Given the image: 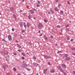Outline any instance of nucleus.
Returning a JSON list of instances; mask_svg holds the SVG:
<instances>
[{
	"label": "nucleus",
	"instance_id": "1",
	"mask_svg": "<svg viewBox=\"0 0 75 75\" xmlns=\"http://www.w3.org/2000/svg\"><path fill=\"white\" fill-rule=\"evenodd\" d=\"M44 57L45 58H46V59H51L52 58V57L50 56L45 55L44 56Z\"/></svg>",
	"mask_w": 75,
	"mask_h": 75
},
{
	"label": "nucleus",
	"instance_id": "2",
	"mask_svg": "<svg viewBox=\"0 0 75 75\" xmlns=\"http://www.w3.org/2000/svg\"><path fill=\"white\" fill-rule=\"evenodd\" d=\"M38 27L39 28H41L44 27V26H43V25L41 23H39L38 25Z\"/></svg>",
	"mask_w": 75,
	"mask_h": 75
},
{
	"label": "nucleus",
	"instance_id": "3",
	"mask_svg": "<svg viewBox=\"0 0 75 75\" xmlns=\"http://www.w3.org/2000/svg\"><path fill=\"white\" fill-rule=\"evenodd\" d=\"M8 37L9 41H11L12 40V38H11V36L10 35H8Z\"/></svg>",
	"mask_w": 75,
	"mask_h": 75
},
{
	"label": "nucleus",
	"instance_id": "4",
	"mask_svg": "<svg viewBox=\"0 0 75 75\" xmlns=\"http://www.w3.org/2000/svg\"><path fill=\"white\" fill-rule=\"evenodd\" d=\"M48 69H46L43 70V73L44 74H45L47 73V71Z\"/></svg>",
	"mask_w": 75,
	"mask_h": 75
},
{
	"label": "nucleus",
	"instance_id": "5",
	"mask_svg": "<svg viewBox=\"0 0 75 75\" xmlns=\"http://www.w3.org/2000/svg\"><path fill=\"white\" fill-rule=\"evenodd\" d=\"M22 67H26L27 66V65L26 63H25L22 64Z\"/></svg>",
	"mask_w": 75,
	"mask_h": 75
},
{
	"label": "nucleus",
	"instance_id": "6",
	"mask_svg": "<svg viewBox=\"0 0 75 75\" xmlns=\"http://www.w3.org/2000/svg\"><path fill=\"white\" fill-rule=\"evenodd\" d=\"M71 59V58L69 57H67L66 59V61H69Z\"/></svg>",
	"mask_w": 75,
	"mask_h": 75
},
{
	"label": "nucleus",
	"instance_id": "7",
	"mask_svg": "<svg viewBox=\"0 0 75 75\" xmlns=\"http://www.w3.org/2000/svg\"><path fill=\"white\" fill-rule=\"evenodd\" d=\"M29 11H30L31 14H34V11H33V10H30Z\"/></svg>",
	"mask_w": 75,
	"mask_h": 75
},
{
	"label": "nucleus",
	"instance_id": "8",
	"mask_svg": "<svg viewBox=\"0 0 75 75\" xmlns=\"http://www.w3.org/2000/svg\"><path fill=\"white\" fill-rule=\"evenodd\" d=\"M57 68L59 69V70H60L62 68L61 67V66H58L57 67Z\"/></svg>",
	"mask_w": 75,
	"mask_h": 75
},
{
	"label": "nucleus",
	"instance_id": "9",
	"mask_svg": "<svg viewBox=\"0 0 75 75\" xmlns=\"http://www.w3.org/2000/svg\"><path fill=\"white\" fill-rule=\"evenodd\" d=\"M33 65H35V66H36V67L38 66V65H39V64H38L36 63H33Z\"/></svg>",
	"mask_w": 75,
	"mask_h": 75
},
{
	"label": "nucleus",
	"instance_id": "10",
	"mask_svg": "<svg viewBox=\"0 0 75 75\" xmlns=\"http://www.w3.org/2000/svg\"><path fill=\"white\" fill-rule=\"evenodd\" d=\"M19 25L20 26V27L21 28H23V23H22V22H20L19 23Z\"/></svg>",
	"mask_w": 75,
	"mask_h": 75
},
{
	"label": "nucleus",
	"instance_id": "11",
	"mask_svg": "<svg viewBox=\"0 0 75 75\" xmlns=\"http://www.w3.org/2000/svg\"><path fill=\"white\" fill-rule=\"evenodd\" d=\"M8 67V66H7V65H5V66H3V68L4 69V70L6 69V67Z\"/></svg>",
	"mask_w": 75,
	"mask_h": 75
},
{
	"label": "nucleus",
	"instance_id": "12",
	"mask_svg": "<svg viewBox=\"0 0 75 75\" xmlns=\"http://www.w3.org/2000/svg\"><path fill=\"white\" fill-rule=\"evenodd\" d=\"M39 45H40V44L39 43V42H37V43H36L35 44V46L36 47H38V46H39Z\"/></svg>",
	"mask_w": 75,
	"mask_h": 75
},
{
	"label": "nucleus",
	"instance_id": "13",
	"mask_svg": "<svg viewBox=\"0 0 75 75\" xmlns=\"http://www.w3.org/2000/svg\"><path fill=\"white\" fill-rule=\"evenodd\" d=\"M54 10L55 11H57V12H58L59 11V10L58 9V8L57 7H56L54 8Z\"/></svg>",
	"mask_w": 75,
	"mask_h": 75
},
{
	"label": "nucleus",
	"instance_id": "14",
	"mask_svg": "<svg viewBox=\"0 0 75 75\" xmlns=\"http://www.w3.org/2000/svg\"><path fill=\"white\" fill-rule=\"evenodd\" d=\"M24 24V26L25 27V29H26V27H27V25H26V24H25V22H24L23 23Z\"/></svg>",
	"mask_w": 75,
	"mask_h": 75
},
{
	"label": "nucleus",
	"instance_id": "15",
	"mask_svg": "<svg viewBox=\"0 0 75 75\" xmlns=\"http://www.w3.org/2000/svg\"><path fill=\"white\" fill-rule=\"evenodd\" d=\"M62 66L63 68H66V65L65 64H62Z\"/></svg>",
	"mask_w": 75,
	"mask_h": 75
},
{
	"label": "nucleus",
	"instance_id": "16",
	"mask_svg": "<svg viewBox=\"0 0 75 75\" xmlns=\"http://www.w3.org/2000/svg\"><path fill=\"white\" fill-rule=\"evenodd\" d=\"M55 72V70L54 69H52L51 70V73H54Z\"/></svg>",
	"mask_w": 75,
	"mask_h": 75
},
{
	"label": "nucleus",
	"instance_id": "17",
	"mask_svg": "<svg viewBox=\"0 0 75 75\" xmlns=\"http://www.w3.org/2000/svg\"><path fill=\"white\" fill-rule=\"evenodd\" d=\"M50 11H51V12L52 13V14H54V11H53L51 9L50 10Z\"/></svg>",
	"mask_w": 75,
	"mask_h": 75
},
{
	"label": "nucleus",
	"instance_id": "18",
	"mask_svg": "<svg viewBox=\"0 0 75 75\" xmlns=\"http://www.w3.org/2000/svg\"><path fill=\"white\" fill-rule=\"evenodd\" d=\"M68 56V54H64V57H65V58H67V57Z\"/></svg>",
	"mask_w": 75,
	"mask_h": 75
},
{
	"label": "nucleus",
	"instance_id": "19",
	"mask_svg": "<svg viewBox=\"0 0 75 75\" xmlns=\"http://www.w3.org/2000/svg\"><path fill=\"white\" fill-rule=\"evenodd\" d=\"M66 37L67 38V40H70V38H69V36H67Z\"/></svg>",
	"mask_w": 75,
	"mask_h": 75
},
{
	"label": "nucleus",
	"instance_id": "20",
	"mask_svg": "<svg viewBox=\"0 0 75 75\" xmlns=\"http://www.w3.org/2000/svg\"><path fill=\"white\" fill-rule=\"evenodd\" d=\"M60 13L62 15V14H64V12H63V11H61L60 12Z\"/></svg>",
	"mask_w": 75,
	"mask_h": 75
},
{
	"label": "nucleus",
	"instance_id": "21",
	"mask_svg": "<svg viewBox=\"0 0 75 75\" xmlns=\"http://www.w3.org/2000/svg\"><path fill=\"white\" fill-rule=\"evenodd\" d=\"M27 25L28 27H30V23H27Z\"/></svg>",
	"mask_w": 75,
	"mask_h": 75
},
{
	"label": "nucleus",
	"instance_id": "22",
	"mask_svg": "<svg viewBox=\"0 0 75 75\" xmlns=\"http://www.w3.org/2000/svg\"><path fill=\"white\" fill-rule=\"evenodd\" d=\"M22 55H23V57H25V54H24V53L22 52Z\"/></svg>",
	"mask_w": 75,
	"mask_h": 75
},
{
	"label": "nucleus",
	"instance_id": "23",
	"mask_svg": "<svg viewBox=\"0 0 75 75\" xmlns=\"http://www.w3.org/2000/svg\"><path fill=\"white\" fill-rule=\"evenodd\" d=\"M28 18L29 19H31V16L29 15V16H28Z\"/></svg>",
	"mask_w": 75,
	"mask_h": 75
},
{
	"label": "nucleus",
	"instance_id": "24",
	"mask_svg": "<svg viewBox=\"0 0 75 75\" xmlns=\"http://www.w3.org/2000/svg\"><path fill=\"white\" fill-rule=\"evenodd\" d=\"M36 4H37L36 7H40V5H39L37 3Z\"/></svg>",
	"mask_w": 75,
	"mask_h": 75
},
{
	"label": "nucleus",
	"instance_id": "25",
	"mask_svg": "<svg viewBox=\"0 0 75 75\" xmlns=\"http://www.w3.org/2000/svg\"><path fill=\"white\" fill-rule=\"evenodd\" d=\"M59 71H61L62 72H64V70L62 69V68Z\"/></svg>",
	"mask_w": 75,
	"mask_h": 75
},
{
	"label": "nucleus",
	"instance_id": "26",
	"mask_svg": "<svg viewBox=\"0 0 75 75\" xmlns=\"http://www.w3.org/2000/svg\"><path fill=\"white\" fill-rule=\"evenodd\" d=\"M33 59H36L37 58H36V57H35V56H33Z\"/></svg>",
	"mask_w": 75,
	"mask_h": 75
},
{
	"label": "nucleus",
	"instance_id": "27",
	"mask_svg": "<svg viewBox=\"0 0 75 75\" xmlns=\"http://www.w3.org/2000/svg\"><path fill=\"white\" fill-rule=\"evenodd\" d=\"M10 10H11V11H13V8H10Z\"/></svg>",
	"mask_w": 75,
	"mask_h": 75
},
{
	"label": "nucleus",
	"instance_id": "28",
	"mask_svg": "<svg viewBox=\"0 0 75 75\" xmlns=\"http://www.w3.org/2000/svg\"><path fill=\"white\" fill-rule=\"evenodd\" d=\"M71 50H72V51L75 50V47L74 48H71Z\"/></svg>",
	"mask_w": 75,
	"mask_h": 75
},
{
	"label": "nucleus",
	"instance_id": "29",
	"mask_svg": "<svg viewBox=\"0 0 75 75\" xmlns=\"http://www.w3.org/2000/svg\"><path fill=\"white\" fill-rule=\"evenodd\" d=\"M62 52L61 51H59L57 52V54H59V53H61Z\"/></svg>",
	"mask_w": 75,
	"mask_h": 75
},
{
	"label": "nucleus",
	"instance_id": "30",
	"mask_svg": "<svg viewBox=\"0 0 75 75\" xmlns=\"http://www.w3.org/2000/svg\"><path fill=\"white\" fill-rule=\"evenodd\" d=\"M28 43L29 44V45H31V44H32V43H31V42H29Z\"/></svg>",
	"mask_w": 75,
	"mask_h": 75
},
{
	"label": "nucleus",
	"instance_id": "31",
	"mask_svg": "<svg viewBox=\"0 0 75 75\" xmlns=\"http://www.w3.org/2000/svg\"><path fill=\"white\" fill-rule=\"evenodd\" d=\"M57 28H60V27H61V26L58 25L57 26Z\"/></svg>",
	"mask_w": 75,
	"mask_h": 75
},
{
	"label": "nucleus",
	"instance_id": "32",
	"mask_svg": "<svg viewBox=\"0 0 75 75\" xmlns=\"http://www.w3.org/2000/svg\"><path fill=\"white\" fill-rule=\"evenodd\" d=\"M44 21H45V23H47V19H45L44 20Z\"/></svg>",
	"mask_w": 75,
	"mask_h": 75
},
{
	"label": "nucleus",
	"instance_id": "33",
	"mask_svg": "<svg viewBox=\"0 0 75 75\" xmlns=\"http://www.w3.org/2000/svg\"><path fill=\"white\" fill-rule=\"evenodd\" d=\"M13 17L15 18V19H16V15H13Z\"/></svg>",
	"mask_w": 75,
	"mask_h": 75
},
{
	"label": "nucleus",
	"instance_id": "34",
	"mask_svg": "<svg viewBox=\"0 0 75 75\" xmlns=\"http://www.w3.org/2000/svg\"><path fill=\"white\" fill-rule=\"evenodd\" d=\"M13 70L16 71V68L15 67H14L13 68Z\"/></svg>",
	"mask_w": 75,
	"mask_h": 75
},
{
	"label": "nucleus",
	"instance_id": "35",
	"mask_svg": "<svg viewBox=\"0 0 75 75\" xmlns=\"http://www.w3.org/2000/svg\"><path fill=\"white\" fill-rule=\"evenodd\" d=\"M56 3H58L59 0H55Z\"/></svg>",
	"mask_w": 75,
	"mask_h": 75
},
{
	"label": "nucleus",
	"instance_id": "36",
	"mask_svg": "<svg viewBox=\"0 0 75 75\" xmlns=\"http://www.w3.org/2000/svg\"><path fill=\"white\" fill-rule=\"evenodd\" d=\"M25 31V30H23L22 31V33H24Z\"/></svg>",
	"mask_w": 75,
	"mask_h": 75
},
{
	"label": "nucleus",
	"instance_id": "37",
	"mask_svg": "<svg viewBox=\"0 0 75 75\" xmlns=\"http://www.w3.org/2000/svg\"><path fill=\"white\" fill-rule=\"evenodd\" d=\"M44 39L45 40H48V38L47 37L44 38Z\"/></svg>",
	"mask_w": 75,
	"mask_h": 75
},
{
	"label": "nucleus",
	"instance_id": "38",
	"mask_svg": "<svg viewBox=\"0 0 75 75\" xmlns=\"http://www.w3.org/2000/svg\"><path fill=\"white\" fill-rule=\"evenodd\" d=\"M2 41H4V42H6V40L4 39H2Z\"/></svg>",
	"mask_w": 75,
	"mask_h": 75
},
{
	"label": "nucleus",
	"instance_id": "39",
	"mask_svg": "<svg viewBox=\"0 0 75 75\" xmlns=\"http://www.w3.org/2000/svg\"><path fill=\"white\" fill-rule=\"evenodd\" d=\"M47 64L49 65H51V63H50V62H49L47 63Z\"/></svg>",
	"mask_w": 75,
	"mask_h": 75
},
{
	"label": "nucleus",
	"instance_id": "40",
	"mask_svg": "<svg viewBox=\"0 0 75 75\" xmlns=\"http://www.w3.org/2000/svg\"><path fill=\"white\" fill-rule=\"evenodd\" d=\"M59 20H61V21H62L63 19H62L61 18H59Z\"/></svg>",
	"mask_w": 75,
	"mask_h": 75
},
{
	"label": "nucleus",
	"instance_id": "41",
	"mask_svg": "<svg viewBox=\"0 0 75 75\" xmlns=\"http://www.w3.org/2000/svg\"><path fill=\"white\" fill-rule=\"evenodd\" d=\"M73 40H74V39H71L70 40V41H71V42H72V41H73Z\"/></svg>",
	"mask_w": 75,
	"mask_h": 75
},
{
	"label": "nucleus",
	"instance_id": "42",
	"mask_svg": "<svg viewBox=\"0 0 75 75\" xmlns=\"http://www.w3.org/2000/svg\"><path fill=\"white\" fill-rule=\"evenodd\" d=\"M21 59H24V57H22Z\"/></svg>",
	"mask_w": 75,
	"mask_h": 75
},
{
	"label": "nucleus",
	"instance_id": "43",
	"mask_svg": "<svg viewBox=\"0 0 75 75\" xmlns=\"http://www.w3.org/2000/svg\"><path fill=\"white\" fill-rule=\"evenodd\" d=\"M67 31H70V30H69V28L67 29Z\"/></svg>",
	"mask_w": 75,
	"mask_h": 75
},
{
	"label": "nucleus",
	"instance_id": "44",
	"mask_svg": "<svg viewBox=\"0 0 75 75\" xmlns=\"http://www.w3.org/2000/svg\"><path fill=\"white\" fill-rule=\"evenodd\" d=\"M26 69L28 71H30V69H28V68H26Z\"/></svg>",
	"mask_w": 75,
	"mask_h": 75
},
{
	"label": "nucleus",
	"instance_id": "45",
	"mask_svg": "<svg viewBox=\"0 0 75 75\" xmlns=\"http://www.w3.org/2000/svg\"><path fill=\"white\" fill-rule=\"evenodd\" d=\"M67 3L69 4H70V2L69 1H67Z\"/></svg>",
	"mask_w": 75,
	"mask_h": 75
},
{
	"label": "nucleus",
	"instance_id": "46",
	"mask_svg": "<svg viewBox=\"0 0 75 75\" xmlns=\"http://www.w3.org/2000/svg\"><path fill=\"white\" fill-rule=\"evenodd\" d=\"M38 4H41V3L40 2V1H38Z\"/></svg>",
	"mask_w": 75,
	"mask_h": 75
},
{
	"label": "nucleus",
	"instance_id": "47",
	"mask_svg": "<svg viewBox=\"0 0 75 75\" xmlns=\"http://www.w3.org/2000/svg\"><path fill=\"white\" fill-rule=\"evenodd\" d=\"M51 14V12L50 11H49L48 12V14Z\"/></svg>",
	"mask_w": 75,
	"mask_h": 75
},
{
	"label": "nucleus",
	"instance_id": "48",
	"mask_svg": "<svg viewBox=\"0 0 75 75\" xmlns=\"http://www.w3.org/2000/svg\"><path fill=\"white\" fill-rule=\"evenodd\" d=\"M69 27V25H66V27Z\"/></svg>",
	"mask_w": 75,
	"mask_h": 75
},
{
	"label": "nucleus",
	"instance_id": "49",
	"mask_svg": "<svg viewBox=\"0 0 75 75\" xmlns=\"http://www.w3.org/2000/svg\"><path fill=\"white\" fill-rule=\"evenodd\" d=\"M12 30L13 31H14V28H12Z\"/></svg>",
	"mask_w": 75,
	"mask_h": 75
},
{
	"label": "nucleus",
	"instance_id": "50",
	"mask_svg": "<svg viewBox=\"0 0 75 75\" xmlns=\"http://www.w3.org/2000/svg\"><path fill=\"white\" fill-rule=\"evenodd\" d=\"M51 38H53V36H50Z\"/></svg>",
	"mask_w": 75,
	"mask_h": 75
},
{
	"label": "nucleus",
	"instance_id": "51",
	"mask_svg": "<svg viewBox=\"0 0 75 75\" xmlns=\"http://www.w3.org/2000/svg\"><path fill=\"white\" fill-rule=\"evenodd\" d=\"M73 73L74 75H75V71H73Z\"/></svg>",
	"mask_w": 75,
	"mask_h": 75
},
{
	"label": "nucleus",
	"instance_id": "52",
	"mask_svg": "<svg viewBox=\"0 0 75 75\" xmlns=\"http://www.w3.org/2000/svg\"><path fill=\"white\" fill-rule=\"evenodd\" d=\"M63 74L64 75H66V73H65V72H63Z\"/></svg>",
	"mask_w": 75,
	"mask_h": 75
},
{
	"label": "nucleus",
	"instance_id": "53",
	"mask_svg": "<svg viewBox=\"0 0 75 75\" xmlns=\"http://www.w3.org/2000/svg\"><path fill=\"white\" fill-rule=\"evenodd\" d=\"M60 45H64V43H61Z\"/></svg>",
	"mask_w": 75,
	"mask_h": 75
},
{
	"label": "nucleus",
	"instance_id": "54",
	"mask_svg": "<svg viewBox=\"0 0 75 75\" xmlns=\"http://www.w3.org/2000/svg\"><path fill=\"white\" fill-rule=\"evenodd\" d=\"M42 35V34H41V35H39V37H41Z\"/></svg>",
	"mask_w": 75,
	"mask_h": 75
},
{
	"label": "nucleus",
	"instance_id": "55",
	"mask_svg": "<svg viewBox=\"0 0 75 75\" xmlns=\"http://www.w3.org/2000/svg\"><path fill=\"white\" fill-rule=\"evenodd\" d=\"M58 5L60 6H61V4H59Z\"/></svg>",
	"mask_w": 75,
	"mask_h": 75
},
{
	"label": "nucleus",
	"instance_id": "56",
	"mask_svg": "<svg viewBox=\"0 0 75 75\" xmlns=\"http://www.w3.org/2000/svg\"><path fill=\"white\" fill-rule=\"evenodd\" d=\"M20 38H21V39H22V36H21V35H20Z\"/></svg>",
	"mask_w": 75,
	"mask_h": 75
},
{
	"label": "nucleus",
	"instance_id": "57",
	"mask_svg": "<svg viewBox=\"0 0 75 75\" xmlns=\"http://www.w3.org/2000/svg\"><path fill=\"white\" fill-rule=\"evenodd\" d=\"M44 38H45L46 37V35H44Z\"/></svg>",
	"mask_w": 75,
	"mask_h": 75
},
{
	"label": "nucleus",
	"instance_id": "58",
	"mask_svg": "<svg viewBox=\"0 0 75 75\" xmlns=\"http://www.w3.org/2000/svg\"><path fill=\"white\" fill-rule=\"evenodd\" d=\"M21 48V46H19V48Z\"/></svg>",
	"mask_w": 75,
	"mask_h": 75
},
{
	"label": "nucleus",
	"instance_id": "59",
	"mask_svg": "<svg viewBox=\"0 0 75 75\" xmlns=\"http://www.w3.org/2000/svg\"><path fill=\"white\" fill-rule=\"evenodd\" d=\"M13 54L14 55H16V53H13Z\"/></svg>",
	"mask_w": 75,
	"mask_h": 75
},
{
	"label": "nucleus",
	"instance_id": "60",
	"mask_svg": "<svg viewBox=\"0 0 75 75\" xmlns=\"http://www.w3.org/2000/svg\"><path fill=\"white\" fill-rule=\"evenodd\" d=\"M33 19H34V20H35V19H36V18H35V17H33Z\"/></svg>",
	"mask_w": 75,
	"mask_h": 75
},
{
	"label": "nucleus",
	"instance_id": "61",
	"mask_svg": "<svg viewBox=\"0 0 75 75\" xmlns=\"http://www.w3.org/2000/svg\"><path fill=\"white\" fill-rule=\"evenodd\" d=\"M63 30L62 29H61V32H62Z\"/></svg>",
	"mask_w": 75,
	"mask_h": 75
},
{
	"label": "nucleus",
	"instance_id": "62",
	"mask_svg": "<svg viewBox=\"0 0 75 75\" xmlns=\"http://www.w3.org/2000/svg\"><path fill=\"white\" fill-rule=\"evenodd\" d=\"M31 27L32 28V30H33V29H34V28H33V27Z\"/></svg>",
	"mask_w": 75,
	"mask_h": 75
},
{
	"label": "nucleus",
	"instance_id": "63",
	"mask_svg": "<svg viewBox=\"0 0 75 75\" xmlns=\"http://www.w3.org/2000/svg\"><path fill=\"white\" fill-rule=\"evenodd\" d=\"M22 11H22V10H20V13H21V12H22Z\"/></svg>",
	"mask_w": 75,
	"mask_h": 75
},
{
	"label": "nucleus",
	"instance_id": "64",
	"mask_svg": "<svg viewBox=\"0 0 75 75\" xmlns=\"http://www.w3.org/2000/svg\"><path fill=\"white\" fill-rule=\"evenodd\" d=\"M41 31L40 30H39V32H38V33H40Z\"/></svg>",
	"mask_w": 75,
	"mask_h": 75
}]
</instances>
